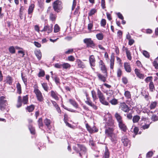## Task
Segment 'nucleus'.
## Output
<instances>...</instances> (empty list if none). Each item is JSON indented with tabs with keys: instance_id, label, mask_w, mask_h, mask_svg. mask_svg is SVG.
<instances>
[{
	"instance_id": "1",
	"label": "nucleus",
	"mask_w": 158,
	"mask_h": 158,
	"mask_svg": "<svg viewBox=\"0 0 158 158\" xmlns=\"http://www.w3.org/2000/svg\"><path fill=\"white\" fill-rule=\"evenodd\" d=\"M114 120L111 118H109L105 124V132L114 144L116 143L118 139L117 134L114 132Z\"/></svg>"
},
{
	"instance_id": "2",
	"label": "nucleus",
	"mask_w": 158,
	"mask_h": 158,
	"mask_svg": "<svg viewBox=\"0 0 158 158\" xmlns=\"http://www.w3.org/2000/svg\"><path fill=\"white\" fill-rule=\"evenodd\" d=\"M53 7L55 11L59 12L62 8L61 2L59 0L55 1L53 3Z\"/></svg>"
},
{
	"instance_id": "3",
	"label": "nucleus",
	"mask_w": 158,
	"mask_h": 158,
	"mask_svg": "<svg viewBox=\"0 0 158 158\" xmlns=\"http://www.w3.org/2000/svg\"><path fill=\"white\" fill-rule=\"evenodd\" d=\"M34 92L36 94L38 100L40 102H42L44 98L42 96V93L38 89L37 86H34Z\"/></svg>"
},
{
	"instance_id": "4",
	"label": "nucleus",
	"mask_w": 158,
	"mask_h": 158,
	"mask_svg": "<svg viewBox=\"0 0 158 158\" xmlns=\"http://www.w3.org/2000/svg\"><path fill=\"white\" fill-rule=\"evenodd\" d=\"M97 93L100 102L103 105H108L109 104V103L105 101L103 94L98 89L97 90Z\"/></svg>"
},
{
	"instance_id": "5",
	"label": "nucleus",
	"mask_w": 158,
	"mask_h": 158,
	"mask_svg": "<svg viewBox=\"0 0 158 158\" xmlns=\"http://www.w3.org/2000/svg\"><path fill=\"white\" fill-rule=\"evenodd\" d=\"M7 104L6 101L5 99V98L1 96L0 98V110H3L6 108Z\"/></svg>"
},
{
	"instance_id": "6",
	"label": "nucleus",
	"mask_w": 158,
	"mask_h": 158,
	"mask_svg": "<svg viewBox=\"0 0 158 158\" xmlns=\"http://www.w3.org/2000/svg\"><path fill=\"white\" fill-rule=\"evenodd\" d=\"M83 42L86 44L87 47L93 48L95 46L94 43L91 38H86L84 40Z\"/></svg>"
},
{
	"instance_id": "7",
	"label": "nucleus",
	"mask_w": 158,
	"mask_h": 158,
	"mask_svg": "<svg viewBox=\"0 0 158 158\" xmlns=\"http://www.w3.org/2000/svg\"><path fill=\"white\" fill-rule=\"evenodd\" d=\"M119 108L122 110L126 112H127L129 111L128 106L124 102L120 103Z\"/></svg>"
},
{
	"instance_id": "8",
	"label": "nucleus",
	"mask_w": 158,
	"mask_h": 158,
	"mask_svg": "<svg viewBox=\"0 0 158 158\" xmlns=\"http://www.w3.org/2000/svg\"><path fill=\"white\" fill-rule=\"evenodd\" d=\"M99 65L101 70L104 73L107 74V69L104 63L102 60H100L99 62Z\"/></svg>"
},
{
	"instance_id": "9",
	"label": "nucleus",
	"mask_w": 158,
	"mask_h": 158,
	"mask_svg": "<svg viewBox=\"0 0 158 158\" xmlns=\"http://www.w3.org/2000/svg\"><path fill=\"white\" fill-rule=\"evenodd\" d=\"M89 61L90 66L92 67V69L94 70V69L92 67H94L95 65V60L94 56L93 55H91L89 58Z\"/></svg>"
},
{
	"instance_id": "10",
	"label": "nucleus",
	"mask_w": 158,
	"mask_h": 158,
	"mask_svg": "<svg viewBox=\"0 0 158 158\" xmlns=\"http://www.w3.org/2000/svg\"><path fill=\"white\" fill-rule=\"evenodd\" d=\"M86 96L87 97V100L85 101V103L88 105L91 106L95 110L97 109V106H96L91 101L88 97V94L86 93Z\"/></svg>"
},
{
	"instance_id": "11",
	"label": "nucleus",
	"mask_w": 158,
	"mask_h": 158,
	"mask_svg": "<svg viewBox=\"0 0 158 158\" xmlns=\"http://www.w3.org/2000/svg\"><path fill=\"white\" fill-rule=\"evenodd\" d=\"M122 50L123 51L125 52L127 59L129 60H131L132 59V57L131 56V52L130 50H129L127 48L124 46L123 47Z\"/></svg>"
},
{
	"instance_id": "12",
	"label": "nucleus",
	"mask_w": 158,
	"mask_h": 158,
	"mask_svg": "<svg viewBox=\"0 0 158 158\" xmlns=\"http://www.w3.org/2000/svg\"><path fill=\"white\" fill-rule=\"evenodd\" d=\"M78 147L80 149L81 152H80L81 153L82 156L83 157V155H85V158H87V155L86 154V149L85 147L84 146L81 145H78Z\"/></svg>"
},
{
	"instance_id": "13",
	"label": "nucleus",
	"mask_w": 158,
	"mask_h": 158,
	"mask_svg": "<svg viewBox=\"0 0 158 158\" xmlns=\"http://www.w3.org/2000/svg\"><path fill=\"white\" fill-rule=\"evenodd\" d=\"M118 125L120 129L122 131L124 132H126L127 131V127L123 122L118 123Z\"/></svg>"
},
{
	"instance_id": "14",
	"label": "nucleus",
	"mask_w": 158,
	"mask_h": 158,
	"mask_svg": "<svg viewBox=\"0 0 158 158\" xmlns=\"http://www.w3.org/2000/svg\"><path fill=\"white\" fill-rule=\"evenodd\" d=\"M135 72L137 76L140 79H143L144 78L145 76L144 74L140 73L139 70L135 69Z\"/></svg>"
},
{
	"instance_id": "15",
	"label": "nucleus",
	"mask_w": 158,
	"mask_h": 158,
	"mask_svg": "<svg viewBox=\"0 0 158 158\" xmlns=\"http://www.w3.org/2000/svg\"><path fill=\"white\" fill-rule=\"evenodd\" d=\"M114 117L118 123L123 122L122 116L118 112L115 113Z\"/></svg>"
},
{
	"instance_id": "16",
	"label": "nucleus",
	"mask_w": 158,
	"mask_h": 158,
	"mask_svg": "<svg viewBox=\"0 0 158 158\" xmlns=\"http://www.w3.org/2000/svg\"><path fill=\"white\" fill-rule=\"evenodd\" d=\"M121 140L124 145L125 146H127L130 142L129 139L125 136L122 137Z\"/></svg>"
},
{
	"instance_id": "17",
	"label": "nucleus",
	"mask_w": 158,
	"mask_h": 158,
	"mask_svg": "<svg viewBox=\"0 0 158 158\" xmlns=\"http://www.w3.org/2000/svg\"><path fill=\"white\" fill-rule=\"evenodd\" d=\"M76 62L79 68L84 69L85 68V66L83 62L80 60L77 59L76 60Z\"/></svg>"
},
{
	"instance_id": "18",
	"label": "nucleus",
	"mask_w": 158,
	"mask_h": 158,
	"mask_svg": "<svg viewBox=\"0 0 158 158\" xmlns=\"http://www.w3.org/2000/svg\"><path fill=\"white\" fill-rule=\"evenodd\" d=\"M124 66L126 71L128 73H130L131 71V69L129 63H125L124 64Z\"/></svg>"
},
{
	"instance_id": "19",
	"label": "nucleus",
	"mask_w": 158,
	"mask_h": 158,
	"mask_svg": "<svg viewBox=\"0 0 158 158\" xmlns=\"http://www.w3.org/2000/svg\"><path fill=\"white\" fill-rule=\"evenodd\" d=\"M58 94L56 92L52 90L51 92V96L54 98L56 100H58L59 98L58 97Z\"/></svg>"
},
{
	"instance_id": "20",
	"label": "nucleus",
	"mask_w": 158,
	"mask_h": 158,
	"mask_svg": "<svg viewBox=\"0 0 158 158\" xmlns=\"http://www.w3.org/2000/svg\"><path fill=\"white\" fill-rule=\"evenodd\" d=\"M35 5L33 4H31L29 6L28 10V14L29 15H32L34 8Z\"/></svg>"
},
{
	"instance_id": "21",
	"label": "nucleus",
	"mask_w": 158,
	"mask_h": 158,
	"mask_svg": "<svg viewBox=\"0 0 158 158\" xmlns=\"http://www.w3.org/2000/svg\"><path fill=\"white\" fill-rule=\"evenodd\" d=\"M114 57L113 56H111L110 60V69H113L114 68Z\"/></svg>"
},
{
	"instance_id": "22",
	"label": "nucleus",
	"mask_w": 158,
	"mask_h": 158,
	"mask_svg": "<svg viewBox=\"0 0 158 158\" xmlns=\"http://www.w3.org/2000/svg\"><path fill=\"white\" fill-rule=\"evenodd\" d=\"M35 54L39 60H40L41 58L42 54L40 50H37L35 51Z\"/></svg>"
},
{
	"instance_id": "23",
	"label": "nucleus",
	"mask_w": 158,
	"mask_h": 158,
	"mask_svg": "<svg viewBox=\"0 0 158 158\" xmlns=\"http://www.w3.org/2000/svg\"><path fill=\"white\" fill-rule=\"evenodd\" d=\"M97 76L99 80L100 81L103 82H105L106 81V77L102 74L98 73L97 74Z\"/></svg>"
},
{
	"instance_id": "24",
	"label": "nucleus",
	"mask_w": 158,
	"mask_h": 158,
	"mask_svg": "<svg viewBox=\"0 0 158 158\" xmlns=\"http://www.w3.org/2000/svg\"><path fill=\"white\" fill-rule=\"evenodd\" d=\"M22 105V98L19 96L18 98L17 103L16 105L17 107L19 108Z\"/></svg>"
},
{
	"instance_id": "25",
	"label": "nucleus",
	"mask_w": 158,
	"mask_h": 158,
	"mask_svg": "<svg viewBox=\"0 0 158 158\" xmlns=\"http://www.w3.org/2000/svg\"><path fill=\"white\" fill-rule=\"evenodd\" d=\"M124 95L127 99H131V95L130 92L128 90L125 91Z\"/></svg>"
},
{
	"instance_id": "26",
	"label": "nucleus",
	"mask_w": 158,
	"mask_h": 158,
	"mask_svg": "<svg viewBox=\"0 0 158 158\" xmlns=\"http://www.w3.org/2000/svg\"><path fill=\"white\" fill-rule=\"evenodd\" d=\"M69 101L71 104H72L73 106L76 108L78 107V105L74 100L72 99H70Z\"/></svg>"
},
{
	"instance_id": "27",
	"label": "nucleus",
	"mask_w": 158,
	"mask_h": 158,
	"mask_svg": "<svg viewBox=\"0 0 158 158\" xmlns=\"http://www.w3.org/2000/svg\"><path fill=\"white\" fill-rule=\"evenodd\" d=\"M62 67L63 69H69L71 65L68 63H64L62 64Z\"/></svg>"
},
{
	"instance_id": "28",
	"label": "nucleus",
	"mask_w": 158,
	"mask_h": 158,
	"mask_svg": "<svg viewBox=\"0 0 158 158\" xmlns=\"http://www.w3.org/2000/svg\"><path fill=\"white\" fill-rule=\"evenodd\" d=\"M44 123L46 126H47L48 128H49L50 127V120L46 118L44 120Z\"/></svg>"
},
{
	"instance_id": "29",
	"label": "nucleus",
	"mask_w": 158,
	"mask_h": 158,
	"mask_svg": "<svg viewBox=\"0 0 158 158\" xmlns=\"http://www.w3.org/2000/svg\"><path fill=\"white\" fill-rule=\"evenodd\" d=\"M28 102V97L27 95L24 96L23 97V99H22V102L24 104H27Z\"/></svg>"
},
{
	"instance_id": "30",
	"label": "nucleus",
	"mask_w": 158,
	"mask_h": 158,
	"mask_svg": "<svg viewBox=\"0 0 158 158\" xmlns=\"http://www.w3.org/2000/svg\"><path fill=\"white\" fill-rule=\"evenodd\" d=\"M16 88L17 89V93L19 94L21 93V87L20 84L19 83H18L16 85Z\"/></svg>"
},
{
	"instance_id": "31",
	"label": "nucleus",
	"mask_w": 158,
	"mask_h": 158,
	"mask_svg": "<svg viewBox=\"0 0 158 158\" xmlns=\"http://www.w3.org/2000/svg\"><path fill=\"white\" fill-rule=\"evenodd\" d=\"M6 81L9 85H11L13 81V79L12 77L9 76H7L6 77Z\"/></svg>"
},
{
	"instance_id": "32",
	"label": "nucleus",
	"mask_w": 158,
	"mask_h": 158,
	"mask_svg": "<svg viewBox=\"0 0 158 158\" xmlns=\"http://www.w3.org/2000/svg\"><path fill=\"white\" fill-rule=\"evenodd\" d=\"M140 118V117L138 115L134 116L133 117L132 119L133 123H137L139 120Z\"/></svg>"
},
{
	"instance_id": "33",
	"label": "nucleus",
	"mask_w": 158,
	"mask_h": 158,
	"mask_svg": "<svg viewBox=\"0 0 158 158\" xmlns=\"http://www.w3.org/2000/svg\"><path fill=\"white\" fill-rule=\"evenodd\" d=\"M149 88L150 91L151 92H153L155 90V87L152 81L150 82L149 84Z\"/></svg>"
},
{
	"instance_id": "34",
	"label": "nucleus",
	"mask_w": 158,
	"mask_h": 158,
	"mask_svg": "<svg viewBox=\"0 0 158 158\" xmlns=\"http://www.w3.org/2000/svg\"><path fill=\"white\" fill-rule=\"evenodd\" d=\"M157 102H152L150 106V108L151 110L154 109L156 106Z\"/></svg>"
},
{
	"instance_id": "35",
	"label": "nucleus",
	"mask_w": 158,
	"mask_h": 158,
	"mask_svg": "<svg viewBox=\"0 0 158 158\" xmlns=\"http://www.w3.org/2000/svg\"><path fill=\"white\" fill-rule=\"evenodd\" d=\"M97 39L99 40H102L103 38L104 35L102 33H99L96 35Z\"/></svg>"
},
{
	"instance_id": "36",
	"label": "nucleus",
	"mask_w": 158,
	"mask_h": 158,
	"mask_svg": "<svg viewBox=\"0 0 158 158\" xmlns=\"http://www.w3.org/2000/svg\"><path fill=\"white\" fill-rule=\"evenodd\" d=\"M110 102L112 105H115L118 103V100L114 98L109 101Z\"/></svg>"
},
{
	"instance_id": "37",
	"label": "nucleus",
	"mask_w": 158,
	"mask_h": 158,
	"mask_svg": "<svg viewBox=\"0 0 158 158\" xmlns=\"http://www.w3.org/2000/svg\"><path fill=\"white\" fill-rule=\"evenodd\" d=\"M56 14H53L51 13L50 14V19L52 21H54L55 20L56 18Z\"/></svg>"
},
{
	"instance_id": "38",
	"label": "nucleus",
	"mask_w": 158,
	"mask_h": 158,
	"mask_svg": "<svg viewBox=\"0 0 158 158\" xmlns=\"http://www.w3.org/2000/svg\"><path fill=\"white\" fill-rule=\"evenodd\" d=\"M26 109L29 112H31L34 110V106L33 105H31L29 106H27Z\"/></svg>"
},
{
	"instance_id": "39",
	"label": "nucleus",
	"mask_w": 158,
	"mask_h": 158,
	"mask_svg": "<svg viewBox=\"0 0 158 158\" xmlns=\"http://www.w3.org/2000/svg\"><path fill=\"white\" fill-rule=\"evenodd\" d=\"M91 94L93 100L94 101L95 100L98 99L96 92L95 91L92 90L91 91Z\"/></svg>"
},
{
	"instance_id": "40",
	"label": "nucleus",
	"mask_w": 158,
	"mask_h": 158,
	"mask_svg": "<svg viewBox=\"0 0 158 158\" xmlns=\"http://www.w3.org/2000/svg\"><path fill=\"white\" fill-rule=\"evenodd\" d=\"M9 51L12 54H14L15 52V48L13 46H10L9 48Z\"/></svg>"
},
{
	"instance_id": "41",
	"label": "nucleus",
	"mask_w": 158,
	"mask_h": 158,
	"mask_svg": "<svg viewBox=\"0 0 158 158\" xmlns=\"http://www.w3.org/2000/svg\"><path fill=\"white\" fill-rule=\"evenodd\" d=\"M28 128L31 133L33 135L34 134H35V129L34 127L31 125H29L28 126Z\"/></svg>"
},
{
	"instance_id": "42",
	"label": "nucleus",
	"mask_w": 158,
	"mask_h": 158,
	"mask_svg": "<svg viewBox=\"0 0 158 158\" xmlns=\"http://www.w3.org/2000/svg\"><path fill=\"white\" fill-rule=\"evenodd\" d=\"M97 12V10L95 9H92L89 13V16H92L94 15Z\"/></svg>"
},
{
	"instance_id": "43",
	"label": "nucleus",
	"mask_w": 158,
	"mask_h": 158,
	"mask_svg": "<svg viewBox=\"0 0 158 158\" xmlns=\"http://www.w3.org/2000/svg\"><path fill=\"white\" fill-rule=\"evenodd\" d=\"M38 123L39 126L40 128H41V127H43V123L42 122V119L41 118H40L39 119L38 121Z\"/></svg>"
},
{
	"instance_id": "44",
	"label": "nucleus",
	"mask_w": 158,
	"mask_h": 158,
	"mask_svg": "<svg viewBox=\"0 0 158 158\" xmlns=\"http://www.w3.org/2000/svg\"><path fill=\"white\" fill-rule=\"evenodd\" d=\"M42 86L43 88H44V90L47 91H48V87L47 85V84L46 83H42Z\"/></svg>"
},
{
	"instance_id": "45",
	"label": "nucleus",
	"mask_w": 158,
	"mask_h": 158,
	"mask_svg": "<svg viewBox=\"0 0 158 158\" xmlns=\"http://www.w3.org/2000/svg\"><path fill=\"white\" fill-rule=\"evenodd\" d=\"M60 28L58 24H56L55 25L54 27V32L56 33L60 31Z\"/></svg>"
},
{
	"instance_id": "46",
	"label": "nucleus",
	"mask_w": 158,
	"mask_h": 158,
	"mask_svg": "<svg viewBox=\"0 0 158 158\" xmlns=\"http://www.w3.org/2000/svg\"><path fill=\"white\" fill-rule=\"evenodd\" d=\"M109 153L108 152V150L106 148L105 149V152L104 154V158H109Z\"/></svg>"
},
{
	"instance_id": "47",
	"label": "nucleus",
	"mask_w": 158,
	"mask_h": 158,
	"mask_svg": "<svg viewBox=\"0 0 158 158\" xmlns=\"http://www.w3.org/2000/svg\"><path fill=\"white\" fill-rule=\"evenodd\" d=\"M53 27V24H51L50 26H48V33H51L52 31V28Z\"/></svg>"
},
{
	"instance_id": "48",
	"label": "nucleus",
	"mask_w": 158,
	"mask_h": 158,
	"mask_svg": "<svg viewBox=\"0 0 158 158\" xmlns=\"http://www.w3.org/2000/svg\"><path fill=\"white\" fill-rule=\"evenodd\" d=\"M143 55L146 57L148 58L150 57L149 53L147 51L144 50L143 52Z\"/></svg>"
},
{
	"instance_id": "49",
	"label": "nucleus",
	"mask_w": 158,
	"mask_h": 158,
	"mask_svg": "<svg viewBox=\"0 0 158 158\" xmlns=\"http://www.w3.org/2000/svg\"><path fill=\"white\" fill-rule=\"evenodd\" d=\"M44 71L43 70H40L38 74L39 77H43L44 76Z\"/></svg>"
},
{
	"instance_id": "50",
	"label": "nucleus",
	"mask_w": 158,
	"mask_h": 158,
	"mask_svg": "<svg viewBox=\"0 0 158 158\" xmlns=\"http://www.w3.org/2000/svg\"><path fill=\"white\" fill-rule=\"evenodd\" d=\"M21 77L25 85L26 86L27 85V78H25L23 76L22 73H21Z\"/></svg>"
},
{
	"instance_id": "51",
	"label": "nucleus",
	"mask_w": 158,
	"mask_h": 158,
	"mask_svg": "<svg viewBox=\"0 0 158 158\" xmlns=\"http://www.w3.org/2000/svg\"><path fill=\"white\" fill-rule=\"evenodd\" d=\"M86 127L87 129L88 130L90 133H93L94 131V130L92 129L90 127H89L87 124L86 125Z\"/></svg>"
},
{
	"instance_id": "52",
	"label": "nucleus",
	"mask_w": 158,
	"mask_h": 158,
	"mask_svg": "<svg viewBox=\"0 0 158 158\" xmlns=\"http://www.w3.org/2000/svg\"><path fill=\"white\" fill-rule=\"evenodd\" d=\"M106 21L104 19H102L101 22V25L102 26L104 27L106 25Z\"/></svg>"
},
{
	"instance_id": "53",
	"label": "nucleus",
	"mask_w": 158,
	"mask_h": 158,
	"mask_svg": "<svg viewBox=\"0 0 158 158\" xmlns=\"http://www.w3.org/2000/svg\"><path fill=\"white\" fill-rule=\"evenodd\" d=\"M152 77H148L145 79V81L146 83H148L150 81V82L152 81Z\"/></svg>"
},
{
	"instance_id": "54",
	"label": "nucleus",
	"mask_w": 158,
	"mask_h": 158,
	"mask_svg": "<svg viewBox=\"0 0 158 158\" xmlns=\"http://www.w3.org/2000/svg\"><path fill=\"white\" fill-rule=\"evenodd\" d=\"M151 118L152 120L154 121H156L158 120V117L154 114L152 116Z\"/></svg>"
},
{
	"instance_id": "55",
	"label": "nucleus",
	"mask_w": 158,
	"mask_h": 158,
	"mask_svg": "<svg viewBox=\"0 0 158 158\" xmlns=\"http://www.w3.org/2000/svg\"><path fill=\"white\" fill-rule=\"evenodd\" d=\"M122 81L123 82L124 84H126L128 82V80L127 78L125 77H123L122 78Z\"/></svg>"
},
{
	"instance_id": "56",
	"label": "nucleus",
	"mask_w": 158,
	"mask_h": 158,
	"mask_svg": "<svg viewBox=\"0 0 158 158\" xmlns=\"http://www.w3.org/2000/svg\"><path fill=\"white\" fill-rule=\"evenodd\" d=\"M73 150H75L76 151V152L77 153H79L80 156V157L82 156L81 153L77 149V148H76V147H73Z\"/></svg>"
},
{
	"instance_id": "57",
	"label": "nucleus",
	"mask_w": 158,
	"mask_h": 158,
	"mask_svg": "<svg viewBox=\"0 0 158 158\" xmlns=\"http://www.w3.org/2000/svg\"><path fill=\"white\" fill-rule=\"evenodd\" d=\"M54 67L60 69L62 67V64L56 63L54 65Z\"/></svg>"
},
{
	"instance_id": "58",
	"label": "nucleus",
	"mask_w": 158,
	"mask_h": 158,
	"mask_svg": "<svg viewBox=\"0 0 158 158\" xmlns=\"http://www.w3.org/2000/svg\"><path fill=\"white\" fill-rule=\"evenodd\" d=\"M153 64L156 69H158V63L156 60L153 61Z\"/></svg>"
},
{
	"instance_id": "59",
	"label": "nucleus",
	"mask_w": 158,
	"mask_h": 158,
	"mask_svg": "<svg viewBox=\"0 0 158 158\" xmlns=\"http://www.w3.org/2000/svg\"><path fill=\"white\" fill-rule=\"evenodd\" d=\"M117 76L118 77H120L122 75V71L120 69H118L117 72Z\"/></svg>"
},
{
	"instance_id": "60",
	"label": "nucleus",
	"mask_w": 158,
	"mask_h": 158,
	"mask_svg": "<svg viewBox=\"0 0 158 158\" xmlns=\"http://www.w3.org/2000/svg\"><path fill=\"white\" fill-rule=\"evenodd\" d=\"M153 154V153L152 151H150L147 153L146 155V157L147 158H149L151 157Z\"/></svg>"
},
{
	"instance_id": "61",
	"label": "nucleus",
	"mask_w": 158,
	"mask_h": 158,
	"mask_svg": "<svg viewBox=\"0 0 158 158\" xmlns=\"http://www.w3.org/2000/svg\"><path fill=\"white\" fill-rule=\"evenodd\" d=\"M150 124H145L142 126L141 128L143 130L148 128L149 127Z\"/></svg>"
},
{
	"instance_id": "62",
	"label": "nucleus",
	"mask_w": 158,
	"mask_h": 158,
	"mask_svg": "<svg viewBox=\"0 0 158 158\" xmlns=\"http://www.w3.org/2000/svg\"><path fill=\"white\" fill-rule=\"evenodd\" d=\"M68 59L69 61H73L75 60V58L73 56H70L68 57Z\"/></svg>"
},
{
	"instance_id": "63",
	"label": "nucleus",
	"mask_w": 158,
	"mask_h": 158,
	"mask_svg": "<svg viewBox=\"0 0 158 158\" xmlns=\"http://www.w3.org/2000/svg\"><path fill=\"white\" fill-rule=\"evenodd\" d=\"M93 26V24L92 22H90L89 24H88V28L89 30H91Z\"/></svg>"
},
{
	"instance_id": "64",
	"label": "nucleus",
	"mask_w": 158,
	"mask_h": 158,
	"mask_svg": "<svg viewBox=\"0 0 158 158\" xmlns=\"http://www.w3.org/2000/svg\"><path fill=\"white\" fill-rule=\"evenodd\" d=\"M34 44L35 46L38 48H40L41 46V44L38 42L35 41Z\"/></svg>"
}]
</instances>
